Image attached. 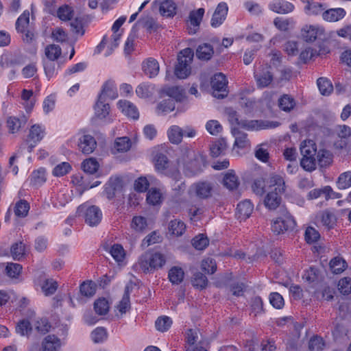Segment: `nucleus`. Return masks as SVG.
Instances as JSON below:
<instances>
[{"label": "nucleus", "instance_id": "f257e3e1", "mask_svg": "<svg viewBox=\"0 0 351 351\" xmlns=\"http://www.w3.org/2000/svg\"><path fill=\"white\" fill-rule=\"evenodd\" d=\"M270 191L267 194L264 204L269 210H275L281 202V195L285 191L283 178L278 175H274L269 178Z\"/></svg>", "mask_w": 351, "mask_h": 351}, {"label": "nucleus", "instance_id": "f03ea898", "mask_svg": "<svg viewBox=\"0 0 351 351\" xmlns=\"http://www.w3.org/2000/svg\"><path fill=\"white\" fill-rule=\"evenodd\" d=\"M165 262V256L160 252H145L139 258L138 265L143 272L149 273L162 267Z\"/></svg>", "mask_w": 351, "mask_h": 351}, {"label": "nucleus", "instance_id": "7ed1b4c3", "mask_svg": "<svg viewBox=\"0 0 351 351\" xmlns=\"http://www.w3.org/2000/svg\"><path fill=\"white\" fill-rule=\"evenodd\" d=\"M230 121L232 125L239 128H245L249 130H259L267 128H274L279 125L278 122L264 121L258 120H241L237 117L236 112H233L229 115Z\"/></svg>", "mask_w": 351, "mask_h": 351}, {"label": "nucleus", "instance_id": "20e7f679", "mask_svg": "<svg viewBox=\"0 0 351 351\" xmlns=\"http://www.w3.org/2000/svg\"><path fill=\"white\" fill-rule=\"evenodd\" d=\"M193 56L194 52L191 48H186L180 52L174 72L178 78L185 79L190 75Z\"/></svg>", "mask_w": 351, "mask_h": 351}, {"label": "nucleus", "instance_id": "39448f33", "mask_svg": "<svg viewBox=\"0 0 351 351\" xmlns=\"http://www.w3.org/2000/svg\"><path fill=\"white\" fill-rule=\"evenodd\" d=\"M79 216H83L85 222L90 226H96L101 221L102 213L100 208L96 206L80 205L76 212Z\"/></svg>", "mask_w": 351, "mask_h": 351}, {"label": "nucleus", "instance_id": "423d86ee", "mask_svg": "<svg viewBox=\"0 0 351 351\" xmlns=\"http://www.w3.org/2000/svg\"><path fill=\"white\" fill-rule=\"evenodd\" d=\"M295 225L293 217L287 213L274 220L271 223V230L276 234H285L292 231Z\"/></svg>", "mask_w": 351, "mask_h": 351}, {"label": "nucleus", "instance_id": "0eeeda50", "mask_svg": "<svg viewBox=\"0 0 351 351\" xmlns=\"http://www.w3.org/2000/svg\"><path fill=\"white\" fill-rule=\"evenodd\" d=\"M215 184L213 182L201 180L193 183L190 187V192L200 199H207L212 197Z\"/></svg>", "mask_w": 351, "mask_h": 351}, {"label": "nucleus", "instance_id": "6e6552de", "mask_svg": "<svg viewBox=\"0 0 351 351\" xmlns=\"http://www.w3.org/2000/svg\"><path fill=\"white\" fill-rule=\"evenodd\" d=\"M211 87L213 90V95L218 99H223L228 95V81L225 75L221 73H216L211 78Z\"/></svg>", "mask_w": 351, "mask_h": 351}, {"label": "nucleus", "instance_id": "1a4fd4ad", "mask_svg": "<svg viewBox=\"0 0 351 351\" xmlns=\"http://www.w3.org/2000/svg\"><path fill=\"white\" fill-rule=\"evenodd\" d=\"M44 136V129L40 125H34L32 126L28 139L23 143L22 147L23 152H32V148L39 142Z\"/></svg>", "mask_w": 351, "mask_h": 351}, {"label": "nucleus", "instance_id": "9d476101", "mask_svg": "<svg viewBox=\"0 0 351 351\" xmlns=\"http://www.w3.org/2000/svg\"><path fill=\"white\" fill-rule=\"evenodd\" d=\"M324 34V29L318 25H305L301 29V36L306 42H314Z\"/></svg>", "mask_w": 351, "mask_h": 351}, {"label": "nucleus", "instance_id": "9b49d317", "mask_svg": "<svg viewBox=\"0 0 351 351\" xmlns=\"http://www.w3.org/2000/svg\"><path fill=\"white\" fill-rule=\"evenodd\" d=\"M123 180L119 177H111L104 186V194L111 200L114 198L117 193L122 191Z\"/></svg>", "mask_w": 351, "mask_h": 351}, {"label": "nucleus", "instance_id": "f8f14e48", "mask_svg": "<svg viewBox=\"0 0 351 351\" xmlns=\"http://www.w3.org/2000/svg\"><path fill=\"white\" fill-rule=\"evenodd\" d=\"M62 346L61 340L54 335L46 336L42 341L39 349L32 347L29 351H57Z\"/></svg>", "mask_w": 351, "mask_h": 351}, {"label": "nucleus", "instance_id": "ddd939ff", "mask_svg": "<svg viewBox=\"0 0 351 351\" xmlns=\"http://www.w3.org/2000/svg\"><path fill=\"white\" fill-rule=\"evenodd\" d=\"M97 145L95 138L90 134H84L78 139L77 146L82 154H93Z\"/></svg>", "mask_w": 351, "mask_h": 351}, {"label": "nucleus", "instance_id": "4468645a", "mask_svg": "<svg viewBox=\"0 0 351 351\" xmlns=\"http://www.w3.org/2000/svg\"><path fill=\"white\" fill-rule=\"evenodd\" d=\"M269 8L276 13L286 14L292 12L295 6L285 0H273L269 3Z\"/></svg>", "mask_w": 351, "mask_h": 351}, {"label": "nucleus", "instance_id": "2eb2a0df", "mask_svg": "<svg viewBox=\"0 0 351 351\" xmlns=\"http://www.w3.org/2000/svg\"><path fill=\"white\" fill-rule=\"evenodd\" d=\"M228 8L226 3L221 2L218 4L213 14L210 24L213 27L220 26L226 18Z\"/></svg>", "mask_w": 351, "mask_h": 351}, {"label": "nucleus", "instance_id": "dca6fc26", "mask_svg": "<svg viewBox=\"0 0 351 351\" xmlns=\"http://www.w3.org/2000/svg\"><path fill=\"white\" fill-rule=\"evenodd\" d=\"M336 133L341 139L334 142L333 147L342 149L346 145V140L351 136V128L346 125H339L336 128Z\"/></svg>", "mask_w": 351, "mask_h": 351}, {"label": "nucleus", "instance_id": "f3484780", "mask_svg": "<svg viewBox=\"0 0 351 351\" xmlns=\"http://www.w3.org/2000/svg\"><path fill=\"white\" fill-rule=\"evenodd\" d=\"M118 97L117 87L112 81L106 82L103 86L98 99L105 101L113 100Z\"/></svg>", "mask_w": 351, "mask_h": 351}, {"label": "nucleus", "instance_id": "a211bd4d", "mask_svg": "<svg viewBox=\"0 0 351 351\" xmlns=\"http://www.w3.org/2000/svg\"><path fill=\"white\" fill-rule=\"evenodd\" d=\"M316 219L319 225L325 227L327 230L332 229L337 221L335 215L328 210H324L318 213L316 216Z\"/></svg>", "mask_w": 351, "mask_h": 351}, {"label": "nucleus", "instance_id": "6ab92c4d", "mask_svg": "<svg viewBox=\"0 0 351 351\" xmlns=\"http://www.w3.org/2000/svg\"><path fill=\"white\" fill-rule=\"evenodd\" d=\"M117 106L127 117L133 119H138L139 113L138 109L132 102L127 100H120L118 101Z\"/></svg>", "mask_w": 351, "mask_h": 351}, {"label": "nucleus", "instance_id": "aec40b11", "mask_svg": "<svg viewBox=\"0 0 351 351\" xmlns=\"http://www.w3.org/2000/svg\"><path fill=\"white\" fill-rule=\"evenodd\" d=\"M204 14V8H199L189 14V26L190 34H195L199 27Z\"/></svg>", "mask_w": 351, "mask_h": 351}, {"label": "nucleus", "instance_id": "412c9836", "mask_svg": "<svg viewBox=\"0 0 351 351\" xmlns=\"http://www.w3.org/2000/svg\"><path fill=\"white\" fill-rule=\"evenodd\" d=\"M254 206L250 200L245 199L237 205V217L240 220H245L251 215Z\"/></svg>", "mask_w": 351, "mask_h": 351}, {"label": "nucleus", "instance_id": "4be33fe9", "mask_svg": "<svg viewBox=\"0 0 351 351\" xmlns=\"http://www.w3.org/2000/svg\"><path fill=\"white\" fill-rule=\"evenodd\" d=\"M346 10L341 8H330L322 13V18L328 22H337L346 16Z\"/></svg>", "mask_w": 351, "mask_h": 351}, {"label": "nucleus", "instance_id": "5701e85b", "mask_svg": "<svg viewBox=\"0 0 351 351\" xmlns=\"http://www.w3.org/2000/svg\"><path fill=\"white\" fill-rule=\"evenodd\" d=\"M175 102L171 98L164 99L159 101L156 107V113L159 116L166 115L175 109Z\"/></svg>", "mask_w": 351, "mask_h": 351}, {"label": "nucleus", "instance_id": "b1692460", "mask_svg": "<svg viewBox=\"0 0 351 351\" xmlns=\"http://www.w3.org/2000/svg\"><path fill=\"white\" fill-rule=\"evenodd\" d=\"M143 70L149 77H154L158 74L159 64L155 59L149 58L143 62Z\"/></svg>", "mask_w": 351, "mask_h": 351}, {"label": "nucleus", "instance_id": "393cba45", "mask_svg": "<svg viewBox=\"0 0 351 351\" xmlns=\"http://www.w3.org/2000/svg\"><path fill=\"white\" fill-rule=\"evenodd\" d=\"M162 93L176 101H182L185 97L184 90L180 86L165 87L162 89Z\"/></svg>", "mask_w": 351, "mask_h": 351}, {"label": "nucleus", "instance_id": "a878e982", "mask_svg": "<svg viewBox=\"0 0 351 351\" xmlns=\"http://www.w3.org/2000/svg\"><path fill=\"white\" fill-rule=\"evenodd\" d=\"M254 77L258 86L261 88L267 86L273 80V75L268 69L263 70L260 73H255Z\"/></svg>", "mask_w": 351, "mask_h": 351}, {"label": "nucleus", "instance_id": "bb28decb", "mask_svg": "<svg viewBox=\"0 0 351 351\" xmlns=\"http://www.w3.org/2000/svg\"><path fill=\"white\" fill-rule=\"evenodd\" d=\"M214 53L213 48L210 44L204 43L198 46L196 56L199 60H208Z\"/></svg>", "mask_w": 351, "mask_h": 351}, {"label": "nucleus", "instance_id": "cd10ccee", "mask_svg": "<svg viewBox=\"0 0 351 351\" xmlns=\"http://www.w3.org/2000/svg\"><path fill=\"white\" fill-rule=\"evenodd\" d=\"M132 146V142L128 136L118 137L114 143V148L119 152H127Z\"/></svg>", "mask_w": 351, "mask_h": 351}, {"label": "nucleus", "instance_id": "c85d7f7f", "mask_svg": "<svg viewBox=\"0 0 351 351\" xmlns=\"http://www.w3.org/2000/svg\"><path fill=\"white\" fill-rule=\"evenodd\" d=\"M176 5L171 0H165L160 4V13L165 17H172L176 14Z\"/></svg>", "mask_w": 351, "mask_h": 351}, {"label": "nucleus", "instance_id": "c756f323", "mask_svg": "<svg viewBox=\"0 0 351 351\" xmlns=\"http://www.w3.org/2000/svg\"><path fill=\"white\" fill-rule=\"evenodd\" d=\"M223 185L229 190L236 189L239 184V180L232 170L228 171L224 176L223 180Z\"/></svg>", "mask_w": 351, "mask_h": 351}, {"label": "nucleus", "instance_id": "7c9ffc66", "mask_svg": "<svg viewBox=\"0 0 351 351\" xmlns=\"http://www.w3.org/2000/svg\"><path fill=\"white\" fill-rule=\"evenodd\" d=\"M45 54L48 60H57L62 55L61 47L55 44H50L46 46Z\"/></svg>", "mask_w": 351, "mask_h": 351}, {"label": "nucleus", "instance_id": "2f4dec72", "mask_svg": "<svg viewBox=\"0 0 351 351\" xmlns=\"http://www.w3.org/2000/svg\"><path fill=\"white\" fill-rule=\"evenodd\" d=\"M168 228L171 234L179 237L185 232L186 225L180 219H174L169 222Z\"/></svg>", "mask_w": 351, "mask_h": 351}, {"label": "nucleus", "instance_id": "473e14b6", "mask_svg": "<svg viewBox=\"0 0 351 351\" xmlns=\"http://www.w3.org/2000/svg\"><path fill=\"white\" fill-rule=\"evenodd\" d=\"M107 101L98 99L95 106V115L99 119H104L109 114L110 106Z\"/></svg>", "mask_w": 351, "mask_h": 351}, {"label": "nucleus", "instance_id": "72a5a7b5", "mask_svg": "<svg viewBox=\"0 0 351 351\" xmlns=\"http://www.w3.org/2000/svg\"><path fill=\"white\" fill-rule=\"evenodd\" d=\"M154 93V86L149 83L139 84L136 88V93L141 98H147Z\"/></svg>", "mask_w": 351, "mask_h": 351}, {"label": "nucleus", "instance_id": "f704fd0d", "mask_svg": "<svg viewBox=\"0 0 351 351\" xmlns=\"http://www.w3.org/2000/svg\"><path fill=\"white\" fill-rule=\"evenodd\" d=\"M169 141L174 144H178L181 142L184 132L178 125H172L167 132Z\"/></svg>", "mask_w": 351, "mask_h": 351}, {"label": "nucleus", "instance_id": "c9c22d12", "mask_svg": "<svg viewBox=\"0 0 351 351\" xmlns=\"http://www.w3.org/2000/svg\"><path fill=\"white\" fill-rule=\"evenodd\" d=\"M162 193L159 189L152 188L147 194L146 200L147 203L152 206L159 205L162 203Z\"/></svg>", "mask_w": 351, "mask_h": 351}, {"label": "nucleus", "instance_id": "e433bc0d", "mask_svg": "<svg viewBox=\"0 0 351 351\" xmlns=\"http://www.w3.org/2000/svg\"><path fill=\"white\" fill-rule=\"evenodd\" d=\"M315 155H303L300 160L301 167L307 171H312L316 169L317 158Z\"/></svg>", "mask_w": 351, "mask_h": 351}, {"label": "nucleus", "instance_id": "4c0bfd02", "mask_svg": "<svg viewBox=\"0 0 351 351\" xmlns=\"http://www.w3.org/2000/svg\"><path fill=\"white\" fill-rule=\"evenodd\" d=\"M153 162L156 169L160 172L167 169L171 165V161L167 158V155H156Z\"/></svg>", "mask_w": 351, "mask_h": 351}, {"label": "nucleus", "instance_id": "58836bf2", "mask_svg": "<svg viewBox=\"0 0 351 351\" xmlns=\"http://www.w3.org/2000/svg\"><path fill=\"white\" fill-rule=\"evenodd\" d=\"M317 84L320 93L323 95H329L333 90V86L331 82L326 77L318 78Z\"/></svg>", "mask_w": 351, "mask_h": 351}, {"label": "nucleus", "instance_id": "ea45409f", "mask_svg": "<svg viewBox=\"0 0 351 351\" xmlns=\"http://www.w3.org/2000/svg\"><path fill=\"white\" fill-rule=\"evenodd\" d=\"M332 192V189L329 186H326L322 189H315L311 190L308 194V198L309 199H317L322 195H324L326 199H328L330 197V193Z\"/></svg>", "mask_w": 351, "mask_h": 351}, {"label": "nucleus", "instance_id": "a19ab883", "mask_svg": "<svg viewBox=\"0 0 351 351\" xmlns=\"http://www.w3.org/2000/svg\"><path fill=\"white\" fill-rule=\"evenodd\" d=\"M184 273L181 267H173L169 271V280L175 285L181 283L184 279Z\"/></svg>", "mask_w": 351, "mask_h": 351}, {"label": "nucleus", "instance_id": "79ce46f5", "mask_svg": "<svg viewBox=\"0 0 351 351\" xmlns=\"http://www.w3.org/2000/svg\"><path fill=\"white\" fill-rule=\"evenodd\" d=\"M278 106L283 111L289 112L295 107V101L291 96L284 95L278 99Z\"/></svg>", "mask_w": 351, "mask_h": 351}, {"label": "nucleus", "instance_id": "37998d69", "mask_svg": "<svg viewBox=\"0 0 351 351\" xmlns=\"http://www.w3.org/2000/svg\"><path fill=\"white\" fill-rule=\"evenodd\" d=\"M29 23V12L25 10L18 18L16 22V29L19 32L25 33Z\"/></svg>", "mask_w": 351, "mask_h": 351}, {"label": "nucleus", "instance_id": "c03bdc74", "mask_svg": "<svg viewBox=\"0 0 351 351\" xmlns=\"http://www.w3.org/2000/svg\"><path fill=\"white\" fill-rule=\"evenodd\" d=\"M99 167V162L95 158H93L86 159L82 163V168L84 171L89 174H93L96 173Z\"/></svg>", "mask_w": 351, "mask_h": 351}, {"label": "nucleus", "instance_id": "a18cd8bd", "mask_svg": "<svg viewBox=\"0 0 351 351\" xmlns=\"http://www.w3.org/2000/svg\"><path fill=\"white\" fill-rule=\"evenodd\" d=\"M80 291L85 297H93L96 292V285L92 281L84 282L80 285Z\"/></svg>", "mask_w": 351, "mask_h": 351}, {"label": "nucleus", "instance_id": "49530a36", "mask_svg": "<svg viewBox=\"0 0 351 351\" xmlns=\"http://www.w3.org/2000/svg\"><path fill=\"white\" fill-rule=\"evenodd\" d=\"M336 184L340 190L350 188L351 186V171H348L341 173Z\"/></svg>", "mask_w": 351, "mask_h": 351}, {"label": "nucleus", "instance_id": "de8ad7c7", "mask_svg": "<svg viewBox=\"0 0 351 351\" xmlns=\"http://www.w3.org/2000/svg\"><path fill=\"white\" fill-rule=\"evenodd\" d=\"M191 283L194 287L203 289L206 288L208 285V279L204 274L197 271L193 276Z\"/></svg>", "mask_w": 351, "mask_h": 351}, {"label": "nucleus", "instance_id": "09e8293b", "mask_svg": "<svg viewBox=\"0 0 351 351\" xmlns=\"http://www.w3.org/2000/svg\"><path fill=\"white\" fill-rule=\"evenodd\" d=\"M58 289V282L52 278H48L43 282L41 289L46 296L53 295Z\"/></svg>", "mask_w": 351, "mask_h": 351}, {"label": "nucleus", "instance_id": "8fccbe9b", "mask_svg": "<svg viewBox=\"0 0 351 351\" xmlns=\"http://www.w3.org/2000/svg\"><path fill=\"white\" fill-rule=\"evenodd\" d=\"M46 171L44 168H40L34 171L31 175V182L36 186H40L46 182Z\"/></svg>", "mask_w": 351, "mask_h": 351}, {"label": "nucleus", "instance_id": "3c124183", "mask_svg": "<svg viewBox=\"0 0 351 351\" xmlns=\"http://www.w3.org/2000/svg\"><path fill=\"white\" fill-rule=\"evenodd\" d=\"M347 267L346 262L340 257H335L330 262V267L334 274L343 272Z\"/></svg>", "mask_w": 351, "mask_h": 351}, {"label": "nucleus", "instance_id": "603ef678", "mask_svg": "<svg viewBox=\"0 0 351 351\" xmlns=\"http://www.w3.org/2000/svg\"><path fill=\"white\" fill-rule=\"evenodd\" d=\"M29 210L28 202L26 200L21 199L15 204L14 213L17 217L23 218L27 215Z\"/></svg>", "mask_w": 351, "mask_h": 351}, {"label": "nucleus", "instance_id": "864d4df0", "mask_svg": "<svg viewBox=\"0 0 351 351\" xmlns=\"http://www.w3.org/2000/svg\"><path fill=\"white\" fill-rule=\"evenodd\" d=\"M71 169V165L69 162H62L53 168L52 174L56 177H62L69 173Z\"/></svg>", "mask_w": 351, "mask_h": 351}, {"label": "nucleus", "instance_id": "5fc2aeb1", "mask_svg": "<svg viewBox=\"0 0 351 351\" xmlns=\"http://www.w3.org/2000/svg\"><path fill=\"white\" fill-rule=\"evenodd\" d=\"M147 219L142 216L134 217L131 223V227L137 232H143L147 228Z\"/></svg>", "mask_w": 351, "mask_h": 351}, {"label": "nucleus", "instance_id": "6e6d98bb", "mask_svg": "<svg viewBox=\"0 0 351 351\" xmlns=\"http://www.w3.org/2000/svg\"><path fill=\"white\" fill-rule=\"evenodd\" d=\"M324 10V5L318 2H309L304 8L305 12L308 15H317L322 14Z\"/></svg>", "mask_w": 351, "mask_h": 351}, {"label": "nucleus", "instance_id": "4d7b16f0", "mask_svg": "<svg viewBox=\"0 0 351 351\" xmlns=\"http://www.w3.org/2000/svg\"><path fill=\"white\" fill-rule=\"evenodd\" d=\"M109 252L117 262H121L125 258V250L120 244H114L110 247Z\"/></svg>", "mask_w": 351, "mask_h": 351}, {"label": "nucleus", "instance_id": "13d9d810", "mask_svg": "<svg viewBox=\"0 0 351 351\" xmlns=\"http://www.w3.org/2000/svg\"><path fill=\"white\" fill-rule=\"evenodd\" d=\"M109 304L105 298H99L94 303V309L95 312L100 315H106L109 311Z\"/></svg>", "mask_w": 351, "mask_h": 351}, {"label": "nucleus", "instance_id": "bf43d9fd", "mask_svg": "<svg viewBox=\"0 0 351 351\" xmlns=\"http://www.w3.org/2000/svg\"><path fill=\"white\" fill-rule=\"evenodd\" d=\"M73 10L67 5L60 6L57 10V16L62 21H69L72 19Z\"/></svg>", "mask_w": 351, "mask_h": 351}, {"label": "nucleus", "instance_id": "052dcab7", "mask_svg": "<svg viewBox=\"0 0 351 351\" xmlns=\"http://www.w3.org/2000/svg\"><path fill=\"white\" fill-rule=\"evenodd\" d=\"M172 321L171 318L167 316L158 317L155 322L156 330L160 332H165L169 330Z\"/></svg>", "mask_w": 351, "mask_h": 351}, {"label": "nucleus", "instance_id": "680f3d73", "mask_svg": "<svg viewBox=\"0 0 351 351\" xmlns=\"http://www.w3.org/2000/svg\"><path fill=\"white\" fill-rule=\"evenodd\" d=\"M227 149V143L224 138H219L210 145V154H221Z\"/></svg>", "mask_w": 351, "mask_h": 351}, {"label": "nucleus", "instance_id": "e2e57ef3", "mask_svg": "<svg viewBox=\"0 0 351 351\" xmlns=\"http://www.w3.org/2000/svg\"><path fill=\"white\" fill-rule=\"evenodd\" d=\"M121 34H112L110 38V40H108L107 43V51L105 53V56H108L112 53L114 50L119 46V41L121 39Z\"/></svg>", "mask_w": 351, "mask_h": 351}, {"label": "nucleus", "instance_id": "0e129e2a", "mask_svg": "<svg viewBox=\"0 0 351 351\" xmlns=\"http://www.w3.org/2000/svg\"><path fill=\"white\" fill-rule=\"evenodd\" d=\"M300 154L316 153L317 145L313 140H304L300 143Z\"/></svg>", "mask_w": 351, "mask_h": 351}, {"label": "nucleus", "instance_id": "69168bd1", "mask_svg": "<svg viewBox=\"0 0 351 351\" xmlns=\"http://www.w3.org/2000/svg\"><path fill=\"white\" fill-rule=\"evenodd\" d=\"M235 135V141H234V147H237L238 148L243 149L247 148L250 146L249 140L247 138V134L244 133H241L239 132H234Z\"/></svg>", "mask_w": 351, "mask_h": 351}, {"label": "nucleus", "instance_id": "338daca9", "mask_svg": "<svg viewBox=\"0 0 351 351\" xmlns=\"http://www.w3.org/2000/svg\"><path fill=\"white\" fill-rule=\"evenodd\" d=\"M324 346L325 343L322 337L314 336L309 340L308 348L311 351H322Z\"/></svg>", "mask_w": 351, "mask_h": 351}, {"label": "nucleus", "instance_id": "774afa93", "mask_svg": "<svg viewBox=\"0 0 351 351\" xmlns=\"http://www.w3.org/2000/svg\"><path fill=\"white\" fill-rule=\"evenodd\" d=\"M35 329L40 333L46 334L51 329V324L47 318H40L34 324Z\"/></svg>", "mask_w": 351, "mask_h": 351}]
</instances>
